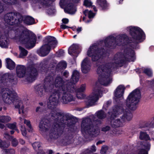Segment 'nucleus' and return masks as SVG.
Segmentation results:
<instances>
[{"instance_id": "obj_1", "label": "nucleus", "mask_w": 154, "mask_h": 154, "mask_svg": "<svg viewBox=\"0 0 154 154\" xmlns=\"http://www.w3.org/2000/svg\"><path fill=\"white\" fill-rule=\"evenodd\" d=\"M127 31H129L132 37L134 42L132 44L127 42L128 38L126 35L117 36L115 38L112 36L106 38L100 43L104 44L106 47L113 48L118 45L123 46L125 45L129 46V48L122 50L115 54L112 63H108L100 65L97 68V72L98 75V81L102 85L105 86L109 85L112 82V79L110 73L115 67L121 66L125 61H134L135 59V54L133 49L136 48V43L143 41L145 38V35L140 28L137 27L130 26L128 27Z\"/></svg>"}, {"instance_id": "obj_2", "label": "nucleus", "mask_w": 154, "mask_h": 154, "mask_svg": "<svg viewBox=\"0 0 154 154\" xmlns=\"http://www.w3.org/2000/svg\"><path fill=\"white\" fill-rule=\"evenodd\" d=\"M140 98V91L137 88L128 95L126 102L127 107L122 104H118L112 107V111L108 112L110 120V125L112 128L122 127L123 123L132 119V115L128 109L132 110H135Z\"/></svg>"}, {"instance_id": "obj_3", "label": "nucleus", "mask_w": 154, "mask_h": 154, "mask_svg": "<svg viewBox=\"0 0 154 154\" xmlns=\"http://www.w3.org/2000/svg\"><path fill=\"white\" fill-rule=\"evenodd\" d=\"M111 103V101H108L105 103L103 105V109L97 112L95 114V117L91 116L93 120V122L90 118H87L83 119L82 123L81 132L84 136L85 135H90L95 137L99 134L100 130L96 126H94L93 124L97 125L101 123L100 119H102L106 117V114L103 110H107L108 107Z\"/></svg>"}, {"instance_id": "obj_4", "label": "nucleus", "mask_w": 154, "mask_h": 154, "mask_svg": "<svg viewBox=\"0 0 154 154\" xmlns=\"http://www.w3.org/2000/svg\"><path fill=\"white\" fill-rule=\"evenodd\" d=\"M2 97L3 101L8 104L13 103L16 108L19 109V113L24 114L25 110L24 104L23 101L17 98V94L12 89L5 88L2 89L1 94Z\"/></svg>"}, {"instance_id": "obj_5", "label": "nucleus", "mask_w": 154, "mask_h": 154, "mask_svg": "<svg viewBox=\"0 0 154 154\" xmlns=\"http://www.w3.org/2000/svg\"><path fill=\"white\" fill-rule=\"evenodd\" d=\"M16 39L27 48H31L35 45L36 37L34 34H30L24 27H18L15 32Z\"/></svg>"}, {"instance_id": "obj_6", "label": "nucleus", "mask_w": 154, "mask_h": 154, "mask_svg": "<svg viewBox=\"0 0 154 154\" xmlns=\"http://www.w3.org/2000/svg\"><path fill=\"white\" fill-rule=\"evenodd\" d=\"M73 92L72 91V89L70 86L65 89H63L62 91L59 93H58L55 96L57 99V104L53 107V104H50V103L49 101V110L50 109H51V115L52 116L55 117L56 116H59L61 117V116L60 114L57 112L56 109H55L56 106L57 105L58 102V99H59L60 98V96L62 94V99L61 100V101L64 103H68L71 101H73L74 100V98L71 94L70 93Z\"/></svg>"}, {"instance_id": "obj_7", "label": "nucleus", "mask_w": 154, "mask_h": 154, "mask_svg": "<svg viewBox=\"0 0 154 154\" xmlns=\"http://www.w3.org/2000/svg\"><path fill=\"white\" fill-rule=\"evenodd\" d=\"M17 75L19 78L24 77L27 81L32 82L35 80L37 71L33 66L28 68L26 72V68L23 65H18L16 68Z\"/></svg>"}, {"instance_id": "obj_8", "label": "nucleus", "mask_w": 154, "mask_h": 154, "mask_svg": "<svg viewBox=\"0 0 154 154\" xmlns=\"http://www.w3.org/2000/svg\"><path fill=\"white\" fill-rule=\"evenodd\" d=\"M79 78V73L76 70H74L72 73V77L71 79V82H69V85L72 89V92L75 91L76 93L77 97L79 99H82L85 97L82 92L85 90V84L82 85L80 87L75 90V84L77 82Z\"/></svg>"}, {"instance_id": "obj_9", "label": "nucleus", "mask_w": 154, "mask_h": 154, "mask_svg": "<svg viewBox=\"0 0 154 154\" xmlns=\"http://www.w3.org/2000/svg\"><path fill=\"white\" fill-rule=\"evenodd\" d=\"M65 84H66V83L63 82L62 79L60 77L58 76L56 78L54 84L56 88H58V90L57 92L54 93V91H53V93L49 97V102L51 104H53L54 107L57 104V99L55 96L58 93L61 92L63 89H65L69 86V84L66 85H65Z\"/></svg>"}, {"instance_id": "obj_10", "label": "nucleus", "mask_w": 154, "mask_h": 154, "mask_svg": "<svg viewBox=\"0 0 154 154\" xmlns=\"http://www.w3.org/2000/svg\"><path fill=\"white\" fill-rule=\"evenodd\" d=\"M98 46L96 44L91 46L87 52V54L91 58L93 61H96L100 59L102 56L106 54V51H103L104 49H99Z\"/></svg>"}, {"instance_id": "obj_11", "label": "nucleus", "mask_w": 154, "mask_h": 154, "mask_svg": "<svg viewBox=\"0 0 154 154\" xmlns=\"http://www.w3.org/2000/svg\"><path fill=\"white\" fill-rule=\"evenodd\" d=\"M4 20L8 24L13 25L20 23L22 21L23 18L19 13L11 12L5 16Z\"/></svg>"}, {"instance_id": "obj_12", "label": "nucleus", "mask_w": 154, "mask_h": 154, "mask_svg": "<svg viewBox=\"0 0 154 154\" xmlns=\"http://www.w3.org/2000/svg\"><path fill=\"white\" fill-rule=\"evenodd\" d=\"M102 96L101 88L99 86H95L94 87L92 93L89 97V105L90 106L94 105L99 99Z\"/></svg>"}, {"instance_id": "obj_13", "label": "nucleus", "mask_w": 154, "mask_h": 154, "mask_svg": "<svg viewBox=\"0 0 154 154\" xmlns=\"http://www.w3.org/2000/svg\"><path fill=\"white\" fill-rule=\"evenodd\" d=\"M48 120L44 118L41 122L39 126V130L40 133L44 137L47 138L48 134Z\"/></svg>"}, {"instance_id": "obj_14", "label": "nucleus", "mask_w": 154, "mask_h": 154, "mask_svg": "<svg viewBox=\"0 0 154 154\" xmlns=\"http://www.w3.org/2000/svg\"><path fill=\"white\" fill-rule=\"evenodd\" d=\"M56 121L57 122L54 123V131L52 133L54 135H52V137H51V138L54 139L58 138L59 134L62 133L64 126V124L62 122L58 120Z\"/></svg>"}, {"instance_id": "obj_15", "label": "nucleus", "mask_w": 154, "mask_h": 154, "mask_svg": "<svg viewBox=\"0 0 154 154\" xmlns=\"http://www.w3.org/2000/svg\"><path fill=\"white\" fill-rule=\"evenodd\" d=\"M48 80L46 78L44 80L43 86H40L38 88L36 94L38 96L42 97L46 94H48Z\"/></svg>"}, {"instance_id": "obj_16", "label": "nucleus", "mask_w": 154, "mask_h": 154, "mask_svg": "<svg viewBox=\"0 0 154 154\" xmlns=\"http://www.w3.org/2000/svg\"><path fill=\"white\" fill-rule=\"evenodd\" d=\"M125 89L124 86L122 85H120L117 87L114 92V98L116 101L123 99V94Z\"/></svg>"}, {"instance_id": "obj_17", "label": "nucleus", "mask_w": 154, "mask_h": 154, "mask_svg": "<svg viewBox=\"0 0 154 154\" xmlns=\"http://www.w3.org/2000/svg\"><path fill=\"white\" fill-rule=\"evenodd\" d=\"M137 146L139 150L138 154H148V151L150 149V144L147 143L143 145L141 141H140L137 143Z\"/></svg>"}, {"instance_id": "obj_18", "label": "nucleus", "mask_w": 154, "mask_h": 154, "mask_svg": "<svg viewBox=\"0 0 154 154\" xmlns=\"http://www.w3.org/2000/svg\"><path fill=\"white\" fill-rule=\"evenodd\" d=\"M90 60L88 57H86L83 60L81 64L82 72L86 73L89 71L90 69Z\"/></svg>"}, {"instance_id": "obj_19", "label": "nucleus", "mask_w": 154, "mask_h": 154, "mask_svg": "<svg viewBox=\"0 0 154 154\" xmlns=\"http://www.w3.org/2000/svg\"><path fill=\"white\" fill-rule=\"evenodd\" d=\"M80 50L78 45L73 44L71 45L68 49L69 54L72 56L76 57L80 52Z\"/></svg>"}, {"instance_id": "obj_20", "label": "nucleus", "mask_w": 154, "mask_h": 154, "mask_svg": "<svg viewBox=\"0 0 154 154\" xmlns=\"http://www.w3.org/2000/svg\"><path fill=\"white\" fill-rule=\"evenodd\" d=\"M49 51L55 48L57 43L56 38L54 37L49 36Z\"/></svg>"}, {"instance_id": "obj_21", "label": "nucleus", "mask_w": 154, "mask_h": 154, "mask_svg": "<svg viewBox=\"0 0 154 154\" xmlns=\"http://www.w3.org/2000/svg\"><path fill=\"white\" fill-rule=\"evenodd\" d=\"M64 11L66 13L68 14H73L75 13L76 11L75 7L72 3H69L64 8Z\"/></svg>"}, {"instance_id": "obj_22", "label": "nucleus", "mask_w": 154, "mask_h": 154, "mask_svg": "<svg viewBox=\"0 0 154 154\" xmlns=\"http://www.w3.org/2000/svg\"><path fill=\"white\" fill-rule=\"evenodd\" d=\"M150 127L153 128L154 127V121L150 120L148 122L145 121L140 123L138 126L139 128H143L145 127Z\"/></svg>"}, {"instance_id": "obj_23", "label": "nucleus", "mask_w": 154, "mask_h": 154, "mask_svg": "<svg viewBox=\"0 0 154 154\" xmlns=\"http://www.w3.org/2000/svg\"><path fill=\"white\" fill-rule=\"evenodd\" d=\"M9 41L5 35H0V46L2 48H7L8 44Z\"/></svg>"}, {"instance_id": "obj_24", "label": "nucleus", "mask_w": 154, "mask_h": 154, "mask_svg": "<svg viewBox=\"0 0 154 154\" xmlns=\"http://www.w3.org/2000/svg\"><path fill=\"white\" fill-rule=\"evenodd\" d=\"M4 76L10 82L14 84L16 82L17 79L14 74L12 73H7L4 75Z\"/></svg>"}, {"instance_id": "obj_25", "label": "nucleus", "mask_w": 154, "mask_h": 154, "mask_svg": "<svg viewBox=\"0 0 154 154\" xmlns=\"http://www.w3.org/2000/svg\"><path fill=\"white\" fill-rule=\"evenodd\" d=\"M48 51V45L46 44L42 46L40 49L39 55L41 56H46Z\"/></svg>"}, {"instance_id": "obj_26", "label": "nucleus", "mask_w": 154, "mask_h": 154, "mask_svg": "<svg viewBox=\"0 0 154 154\" xmlns=\"http://www.w3.org/2000/svg\"><path fill=\"white\" fill-rule=\"evenodd\" d=\"M139 138L140 140H150V138L146 132L141 131L139 134Z\"/></svg>"}, {"instance_id": "obj_27", "label": "nucleus", "mask_w": 154, "mask_h": 154, "mask_svg": "<svg viewBox=\"0 0 154 154\" xmlns=\"http://www.w3.org/2000/svg\"><path fill=\"white\" fill-rule=\"evenodd\" d=\"M6 61L7 64V67L10 70L14 69L15 67L14 63L10 59H7Z\"/></svg>"}, {"instance_id": "obj_28", "label": "nucleus", "mask_w": 154, "mask_h": 154, "mask_svg": "<svg viewBox=\"0 0 154 154\" xmlns=\"http://www.w3.org/2000/svg\"><path fill=\"white\" fill-rule=\"evenodd\" d=\"M67 63L66 61H61L59 62L57 66V69L58 70L65 69L66 67Z\"/></svg>"}, {"instance_id": "obj_29", "label": "nucleus", "mask_w": 154, "mask_h": 154, "mask_svg": "<svg viewBox=\"0 0 154 154\" xmlns=\"http://www.w3.org/2000/svg\"><path fill=\"white\" fill-rule=\"evenodd\" d=\"M11 120V117L8 116H0V122L2 123H7Z\"/></svg>"}, {"instance_id": "obj_30", "label": "nucleus", "mask_w": 154, "mask_h": 154, "mask_svg": "<svg viewBox=\"0 0 154 154\" xmlns=\"http://www.w3.org/2000/svg\"><path fill=\"white\" fill-rule=\"evenodd\" d=\"M24 22L28 25H30L34 23L35 20L33 18L30 16H27L25 18Z\"/></svg>"}, {"instance_id": "obj_31", "label": "nucleus", "mask_w": 154, "mask_h": 154, "mask_svg": "<svg viewBox=\"0 0 154 154\" xmlns=\"http://www.w3.org/2000/svg\"><path fill=\"white\" fill-rule=\"evenodd\" d=\"M19 48L20 51V53L19 55L20 57L23 58L26 56L28 53L27 50L21 46H19Z\"/></svg>"}, {"instance_id": "obj_32", "label": "nucleus", "mask_w": 154, "mask_h": 154, "mask_svg": "<svg viewBox=\"0 0 154 154\" xmlns=\"http://www.w3.org/2000/svg\"><path fill=\"white\" fill-rule=\"evenodd\" d=\"M85 16H88L90 19L93 18L95 14L91 11H88L87 10H85L83 12Z\"/></svg>"}, {"instance_id": "obj_33", "label": "nucleus", "mask_w": 154, "mask_h": 154, "mask_svg": "<svg viewBox=\"0 0 154 154\" xmlns=\"http://www.w3.org/2000/svg\"><path fill=\"white\" fill-rule=\"evenodd\" d=\"M97 2L103 9L106 8L107 4L105 0H97Z\"/></svg>"}, {"instance_id": "obj_34", "label": "nucleus", "mask_w": 154, "mask_h": 154, "mask_svg": "<svg viewBox=\"0 0 154 154\" xmlns=\"http://www.w3.org/2000/svg\"><path fill=\"white\" fill-rule=\"evenodd\" d=\"M2 154H14L15 150L13 149H5L2 150Z\"/></svg>"}, {"instance_id": "obj_35", "label": "nucleus", "mask_w": 154, "mask_h": 154, "mask_svg": "<svg viewBox=\"0 0 154 154\" xmlns=\"http://www.w3.org/2000/svg\"><path fill=\"white\" fill-rule=\"evenodd\" d=\"M96 150V148L94 145H93L91 146L90 149H86L85 151V153H87L88 154H89L91 152H95Z\"/></svg>"}, {"instance_id": "obj_36", "label": "nucleus", "mask_w": 154, "mask_h": 154, "mask_svg": "<svg viewBox=\"0 0 154 154\" xmlns=\"http://www.w3.org/2000/svg\"><path fill=\"white\" fill-rule=\"evenodd\" d=\"M55 11L54 6L49 5V15H53L55 13Z\"/></svg>"}, {"instance_id": "obj_37", "label": "nucleus", "mask_w": 154, "mask_h": 154, "mask_svg": "<svg viewBox=\"0 0 154 154\" xmlns=\"http://www.w3.org/2000/svg\"><path fill=\"white\" fill-rule=\"evenodd\" d=\"M143 72L149 76H151L152 75V72L151 69L149 68H144Z\"/></svg>"}, {"instance_id": "obj_38", "label": "nucleus", "mask_w": 154, "mask_h": 154, "mask_svg": "<svg viewBox=\"0 0 154 154\" xmlns=\"http://www.w3.org/2000/svg\"><path fill=\"white\" fill-rule=\"evenodd\" d=\"M10 140L11 141V144L13 146L15 147L18 145V142L16 138L12 137H11Z\"/></svg>"}, {"instance_id": "obj_39", "label": "nucleus", "mask_w": 154, "mask_h": 154, "mask_svg": "<svg viewBox=\"0 0 154 154\" xmlns=\"http://www.w3.org/2000/svg\"><path fill=\"white\" fill-rule=\"evenodd\" d=\"M34 149L36 151L40 148L41 144L39 142H35L32 144Z\"/></svg>"}, {"instance_id": "obj_40", "label": "nucleus", "mask_w": 154, "mask_h": 154, "mask_svg": "<svg viewBox=\"0 0 154 154\" xmlns=\"http://www.w3.org/2000/svg\"><path fill=\"white\" fill-rule=\"evenodd\" d=\"M24 124L26 125L29 128V131H31L32 130V127L30 124V122L29 120L26 119H24Z\"/></svg>"}, {"instance_id": "obj_41", "label": "nucleus", "mask_w": 154, "mask_h": 154, "mask_svg": "<svg viewBox=\"0 0 154 154\" xmlns=\"http://www.w3.org/2000/svg\"><path fill=\"white\" fill-rule=\"evenodd\" d=\"M16 123L14 122L13 123H8L7 124V127L11 129H15L16 127Z\"/></svg>"}, {"instance_id": "obj_42", "label": "nucleus", "mask_w": 154, "mask_h": 154, "mask_svg": "<svg viewBox=\"0 0 154 154\" xmlns=\"http://www.w3.org/2000/svg\"><path fill=\"white\" fill-rule=\"evenodd\" d=\"M56 54L58 57H60L63 56L64 55V50L61 49L57 52Z\"/></svg>"}, {"instance_id": "obj_43", "label": "nucleus", "mask_w": 154, "mask_h": 154, "mask_svg": "<svg viewBox=\"0 0 154 154\" xmlns=\"http://www.w3.org/2000/svg\"><path fill=\"white\" fill-rule=\"evenodd\" d=\"M84 5L87 7H89L92 5V3L90 0H85Z\"/></svg>"}, {"instance_id": "obj_44", "label": "nucleus", "mask_w": 154, "mask_h": 154, "mask_svg": "<svg viewBox=\"0 0 154 154\" xmlns=\"http://www.w3.org/2000/svg\"><path fill=\"white\" fill-rule=\"evenodd\" d=\"M108 149V148L107 146H103L101 150L100 153L101 154H105Z\"/></svg>"}, {"instance_id": "obj_45", "label": "nucleus", "mask_w": 154, "mask_h": 154, "mask_svg": "<svg viewBox=\"0 0 154 154\" xmlns=\"http://www.w3.org/2000/svg\"><path fill=\"white\" fill-rule=\"evenodd\" d=\"M3 142L0 139V147L1 148H7L10 145V144L9 143H8L7 144V145H3Z\"/></svg>"}, {"instance_id": "obj_46", "label": "nucleus", "mask_w": 154, "mask_h": 154, "mask_svg": "<svg viewBox=\"0 0 154 154\" xmlns=\"http://www.w3.org/2000/svg\"><path fill=\"white\" fill-rule=\"evenodd\" d=\"M21 131L22 135L23 136H25L26 134V128L24 126H21Z\"/></svg>"}, {"instance_id": "obj_47", "label": "nucleus", "mask_w": 154, "mask_h": 154, "mask_svg": "<svg viewBox=\"0 0 154 154\" xmlns=\"http://www.w3.org/2000/svg\"><path fill=\"white\" fill-rule=\"evenodd\" d=\"M3 2L8 3L11 4H14L16 3L17 0H2Z\"/></svg>"}, {"instance_id": "obj_48", "label": "nucleus", "mask_w": 154, "mask_h": 154, "mask_svg": "<svg viewBox=\"0 0 154 154\" xmlns=\"http://www.w3.org/2000/svg\"><path fill=\"white\" fill-rule=\"evenodd\" d=\"M110 128V127L108 126H104L102 128V131L105 132H106L109 130Z\"/></svg>"}, {"instance_id": "obj_49", "label": "nucleus", "mask_w": 154, "mask_h": 154, "mask_svg": "<svg viewBox=\"0 0 154 154\" xmlns=\"http://www.w3.org/2000/svg\"><path fill=\"white\" fill-rule=\"evenodd\" d=\"M71 0H61V2H62L63 3H65L66 2H70ZM80 0H72L73 2H74L75 3H77Z\"/></svg>"}, {"instance_id": "obj_50", "label": "nucleus", "mask_w": 154, "mask_h": 154, "mask_svg": "<svg viewBox=\"0 0 154 154\" xmlns=\"http://www.w3.org/2000/svg\"><path fill=\"white\" fill-rule=\"evenodd\" d=\"M62 21L63 24H66L68 23L69 20V19L67 18H64L62 19Z\"/></svg>"}, {"instance_id": "obj_51", "label": "nucleus", "mask_w": 154, "mask_h": 154, "mask_svg": "<svg viewBox=\"0 0 154 154\" xmlns=\"http://www.w3.org/2000/svg\"><path fill=\"white\" fill-rule=\"evenodd\" d=\"M60 27L63 29H68L70 28V27L65 25L63 24H62L60 25Z\"/></svg>"}, {"instance_id": "obj_52", "label": "nucleus", "mask_w": 154, "mask_h": 154, "mask_svg": "<svg viewBox=\"0 0 154 154\" xmlns=\"http://www.w3.org/2000/svg\"><path fill=\"white\" fill-rule=\"evenodd\" d=\"M38 154H45V152L40 148L36 151Z\"/></svg>"}, {"instance_id": "obj_53", "label": "nucleus", "mask_w": 154, "mask_h": 154, "mask_svg": "<svg viewBox=\"0 0 154 154\" xmlns=\"http://www.w3.org/2000/svg\"><path fill=\"white\" fill-rule=\"evenodd\" d=\"M4 7L2 4L0 2V14L4 11Z\"/></svg>"}, {"instance_id": "obj_54", "label": "nucleus", "mask_w": 154, "mask_h": 154, "mask_svg": "<svg viewBox=\"0 0 154 154\" xmlns=\"http://www.w3.org/2000/svg\"><path fill=\"white\" fill-rule=\"evenodd\" d=\"M4 137L6 139H9V140L11 139V137H11L10 136L7 132H6L4 134Z\"/></svg>"}, {"instance_id": "obj_55", "label": "nucleus", "mask_w": 154, "mask_h": 154, "mask_svg": "<svg viewBox=\"0 0 154 154\" xmlns=\"http://www.w3.org/2000/svg\"><path fill=\"white\" fill-rule=\"evenodd\" d=\"M149 82V84L151 85L153 89L154 90V79L152 81Z\"/></svg>"}, {"instance_id": "obj_56", "label": "nucleus", "mask_w": 154, "mask_h": 154, "mask_svg": "<svg viewBox=\"0 0 154 154\" xmlns=\"http://www.w3.org/2000/svg\"><path fill=\"white\" fill-rule=\"evenodd\" d=\"M39 104L41 106H47L48 107V102L46 104H45V103H39Z\"/></svg>"}, {"instance_id": "obj_57", "label": "nucleus", "mask_w": 154, "mask_h": 154, "mask_svg": "<svg viewBox=\"0 0 154 154\" xmlns=\"http://www.w3.org/2000/svg\"><path fill=\"white\" fill-rule=\"evenodd\" d=\"M69 75V73L68 72L66 71H65L63 73V75L65 76L66 77H67Z\"/></svg>"}, {"instance_id": "obj_58", "label": "nucleus", "mask_w": 154, "mask_h": 154, "mask_svg": "<svg viewBox=\"0 0 154 154\" xmlns=\"http://www.w3.org/2000/svg\"><path fill=\"white\" fill-rule=\"evenodd\" d=\"M42 2L44 4L46 5L48 3V0H41Z\"/></svg>"}, {"instance_id": "obj_59", "label": "nucleus", "mask_w": 154, "mask_h": 154, "mask_svg": "<svg viewBox=\"0 0 154 154\" xmlns=\"http://www.w3.org/2000/svg\"><path fill=\"white\" fill-rule=\"evenodd\" d=\"M19 119L20 120V122L21 123H23V122H24V119H24L21 118V117H19Z\"/></svg>"}, {"instance_id": "obj_60", "label": "nucleus", "mask_w": 154, "mask_h": 154, "mask_svg": "<svg viewBox=\"0 0 154 154\" xmlns=\"http://www.w3.org/2000/svg\"><path fill=\"white\" fill-rule=\"evenodd\" d=\"M76 31L78 33H79L82 31V28L81 27H79L76 29Z\"/></svg>"}, {"instance_id": "obj_61", "label": "nucleus", "mask_w": 154, "mask_h": 154, "mask_svg": "<svg viewBox=\"0 0 154 154\" xmlns=\"http://www.w3.org/2000/svg\"><path fill=\"white\" fill-rule=\"evenodd\" d=\"M5 125L2 123H0V128L1 129H3L5 128Z\"/></svg>"}, {"instance_id": "obj_62", "label": "nucleus", "mask_w": 154, "mask_h": 154, "mask_svg": "<svg viewBox=\"0 0 154 154\" xmlns=\"http://www.w3.org/2000/svg\"><path fill=\"white\" fill-rule=\"evenodd\" d=\"M20 143L22 144H23L25 143V141L24 140L22 139H21L20 140Z\"/></svg>"}, {"instance_id": "obj_63", "label": "nucleus", "mask_w": 154, "mask_h": 154, "mask_svg": "<svg viewBox=\"0 0 154 154\" xmlns=\"http://www.w3.org/2000/svg\"><path fill=\"white\" fill-rule=\"evenodd\" d=\"M102 143H103V141H98L97 143L96 144H97V145H98V144H101Z\"/></svg>"}, {"instance_id": "obj_64", "label": "nucleus", "mask_w": 154, "mask_h": 154, "mask_svg": "<svg viewBox=\"0 0 154 154\" xmlns=\"http://www.w3.org/2000/svg\"><path fill=\"white\" fill-rule=\"evenodd\" d=\"M40 108H41L40 107H39V106L37 107L36 108V112H38L39 111V110L40 109Z\"/></svg>"}]
</instances>
